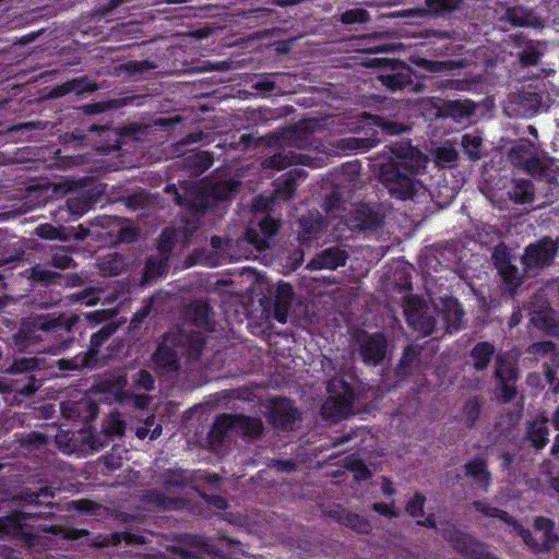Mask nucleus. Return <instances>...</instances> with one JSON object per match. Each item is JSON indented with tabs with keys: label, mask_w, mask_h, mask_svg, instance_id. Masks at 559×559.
Returning a JSON list of instances; mask_svg holds the SVG:
<instances>
[{
	"label": "nucleus",
	"mask_w": 559,
	"mask_h": 559,
	"mask_svg": "<svg viewBox=\"0 0 559 559\" xmlns=\"http://www.w3.org/2000/svg\"><path fill=\"white\" fill-rule=\"evenodd\" d=\"M299 224L301 228L299 240L302 243L317 240L326 227L325 219L319 213L317 215H304L300 218Z\"/></svg>",
	"instance_id": "bb28decb"
},
{
	"label": "nucleus",
	"mask_w": 559,
	"mask_h": 559,
	"mask_svg": "<svg viewBox=\"0 0 559 559\" xmlns=\"http://www.w3.org/2000/svg\"><path fill=\"white\" fill-rule=\"evenodd\" d=\"M55 492L51 487L44 486L37 490H27L22 493V500L27 504L44 506L48 509L53 508L52 499Z\"/></svg>",
	"instance_id": "ea45409f"
},
{
	"label": "nucleus",
	"mask_w": 559,
	"mask_h": 559,
	"mask_svg": "<svg viewBox=\"0 0 559 559\" xmlns=\"http://www.w3.org/2000/svg\"><path fill=\"white\" fill-rule=\"evenodd\" d=\"M294 299L293 286L288 283L282 282L277 285L274 295V318L280 323L287 321L288 312L292 308Z\"/></svg>",
	"instance_id": "5701e85b"
},
{
	"label": "nucleus",
	"mask_w": 559,
	"mask_h": 559,
	"mask_svg": "<svg viewBox=\"0 0 559 559\" xmlns=\"http://www.w3.org/2000/svg\"><path fill=\"white\" fill-rule=\"evenodd\" d=\"M29 278L34 283L48 286L50 284L57 283L61 278V275L43 266L41 264H36L31 269Z\"/></svg>",
	"instance_id": "5fc2aeb1"
},
{
	"label": "nucleus",
	"mask_w": 559,
	"mask_h": 559,
	"mask_svg": "<svg viewBox=\"0 0 559 559\" xmlns=\"http://www.w3.org/2000/svg\"><path fill=\"white\" fill-rule=\"evenodd\" d=\"M176 338L173 332L165 333L154 353L152 354V361L156 370L162 373L177 372L181 368L180 364V349L177 348Z\"/></svg>",
	"instance_id": "6e6552de"
},
{
	"label": "nucleus",
	"mask_w": 559,
	"mask_h": 559,
	"mask_svg": "<svg viewBox=\"0 0 559 559\" xmlns=\"http://www.w3.org/2000/svg\"><path fill=\"white\" fill-rule=\"evenodd\" d=\"M176 233L171 228H166L162 231L158 242L157 250L158 255L170 258V254L175 248Z\"/></svg>",
	"instance_id": "6e6d98bb"
},
{
	"label": "nucleus",
	"mask_w": 559,
	"mask_h": 559,
	"mask_svg": "<svg viewBox=\"0 0 559 559\" xmlns=\"http://www.w3.org/2000/svg\"><path fill=\"white\" fill-rule=\"evenodd\" d=\"M98 86L96 83L88 81L85 76L80 79H73L67 81L62 84L56 85L51 92L50 96L58 98L66 96L70 93L82 94V93H93L97 91Z\"/></svg>",
	"instance_id": "cd10ccee"
},
{
	"label": "nucleus",
	"mask_w": 559,
	"mask_h": 559,
	"mask_svg": "<svg viewBox=\"0 0 559 559\" xmlns=\"http://www.w3.org/2000/svg\"><path fill=\"white\" fill-rule=\"evenodd\" d=\"M382 225L383 217L369 205L361 204L341 218L336 230L345 238H353L359 233L374 231Z\"/></svg>",
	"instance_id": "20e7f679"
},
{
	"label": "nucleus",
	"mask_w": 559,
	"mask_h": 559,
	"mask_svg": "<svg viewBox=\"0 0 559 559\" xmlns=\"http://www.w3.org/2000/svg\"><path fill=\"white\" fill-rule=\"evenodd\" d=\"M169 267V259L167 257L162 255H151L146 259L144 271H143V280L145 282L154 281L160 276H163Z\"/></svg>",
	"instance_id": "a19ab883"
},
{
	"label": "nucleus",
	"mask_w": 559,
	"mask_h": 559,
	"mask_svg": "<svg viewBox=\"0 0 559 559\" xmlns=\"http://www.w3.org/2000/svg\"><path fill=\"white\" fill-rule=\"evenodd\" d=\"M465 476L472 478L484 491H488L491 484V473L484 455H475L464 465Z\"/></svg>",
	"instance_id": "4be33fe9"
},
{
	"label": "nucleus",
	"mask_w": 559,
	"mask_h": 559,
	"mask_svg": "<svg viewBox=\"0 0 559 559\" xmlns=\"http://www.w3.org/2000/svg\"><path fill=\"white\" fill-rule=\"evenodd\" d=\"M330 516L360 534H369L372 528L370 522L366 518L343 508L331 510Z\"/></svg>",
	"instance_id": "393cba45"
},
{
	"label": "nucleus",
	"mask_w": 559,
	"mask_h": 559,
	"mask_svg": "<svg viewBox=\"0 0 559 559\" xmlns=\"http://www.w3.org/2000/svg\"><path fill=\"white\" fill-rule=\"evenodd\" d=\"M436 159L440 164H453L459 159V154L453 146H441L436 151Z\"/></svg>",
	"instance_id": "774afa93"
},
{
	"label": "nucleus",
	"mask_w": 559,
	"mask_h": 559,
	"mask_svg": "<svg viewBox=\"0 0 559 559\" xmlns=\"http://www.w3.org/2000/svg\"><path fill=\"white\" fill-rule=\"evenodd\" d=\"M98 411V404L90 397L61 404V412L66 418L83 424L93 421L97 417Z\"/></svg>",
	"instance_id": "a211bd4d"
},
{
	"label": "nucleus",
	"mask_w": 559,
	"mask_h": 559,
	"mask_svg": "<svg viewBox=\"0 0 559 559\" xmlns=\"http://www.w3.org/2000/svg\"><path fill=\"white\" fill-rule=\"evenodd\" d=\"M176 338L177 348L180 349L182 357L189 361H197L200 359L205 347V338L200 332L177 330L173 332Z\"/></svg>",
	"instance_id": "f3484780"
},
{
	"label": "nucleus",
	"mask_w": 559,
	"mask_h": 559,
	"mask_svg": "<svg viewBox=\"0 0 559 559\" xmlns=\"http://www.w3.org/2000/svg\"><path fill=\"white\" fill-rule=\"evenodd\" d=\"M558 242L550 237H543L525 248L522 263L527 267H544L552 263L558 253Z\"/></svg>",
	"instance_id": "f8f14e48"
},
{
	"label": "nucleus",
	"mask_w": 559,
	"mask_h": 559,
	"mask_svg": "<svg viewBox=\"0 0 559 559\" xmlns=\"http://www.w3.org/2000/svg\"><path fill=\"white\" fill-rule=\"evenodd\" d=\"M301 420V412L295 402L287 397L275 399L270 412V421L281 431H293L296 424Z\"/></svg>",
	"instance_id": "9b49d317"
},
{
	"label": "nucleus",
	"mask_w": 559,
	"mask_h": 559,
	"mask_svg": "<svg viewBox=\"0 0 559 559\" xmlns=\"http://www.w3.org/2000/svg\"><path fill=\"white\" fill-rule=\"evenodd\" d=\"M421 346L417 344H408L400 359L399 365L396 366V374L401 378H405L411 376L414 369L417 367L419 362V356L421 354Z\"/></svg>",
	"instance_id": "7c9ffc66"
},
{
	"label": "nucleus",
	"mask_w": 559,
	"mask_h": 559,
	"mask_svg": "<svg viewBox=\"0 0 559 559\" xmlns=\"http://www.w3.org/2000/svg\"><path fill=\"white\" fill-rule=\"evenodd\" d=\"M193 480L188 471L181 468H169L163 474V485L165 487L183 488Z\"/></svg>",
	"instance_id": "09e8293b"
},
{
	"label": "nucleus",
	"mask_w": 559,
	"mask_h": 559,
	"mask_svg": "<svg viewBox=\"0 0 559 559\" xmlns=\"http://www.w3.org/2000/svg\"><path fill=\"white\" fill-rule=\"evenodd\" d=\"M114 435L115 428L111 425L104 428L103 431L97 436L91 435V448L94 451H99L108 444Z\"/></svg>",
	"instance_id": "e2e57ef3"
},
{
	"label": "nucleus",
	"mask_w": 559,
	"mask_h": 559,
	"mask_svg": "<svg viewBox=\"0 0 559 559\" xmlns=\"http://www.w3.org/2000/svg\"><path fill=\"white\" fill-rule=\"evenodd\" d=\"M280 226V222L267 214L259 222L258 227H247L245 239L257 250L262 251L269 247V240L277 234Z\"/></svg>",
	"instance_id": "dca6fc26"
},
{
	"label": "nucleus",
	"mask_w": 559,
	"mask_h": 559,
	"mask_svg": "<svg viewBox=\"0 0 559 559\" xmlns=\"http://www.w3.org/2000/svg\"><path fill=\"white\" fill-rule=\"evenodd\" d=\"M340 384L342 388L341 393L333 391V383L328 385L330 396L322 405V416L332 421L346 418L353 411L354 390L346 381H341Z\"/></svg>",
	"instance_id": "0eeeda50"
},
{
	"label": "nucleus",
	"mask_w": 559,
	"mask_h": 559,
	"mask_svg": "<svg viewBox=\"0 0 559 559\" xmlns=\"http://www.w3.org/2000/svg\"><path fill=\"white\" fill-rule=\"evenodd\" d=\"M442 535L466 559H497L488 551L485 544L479 543L471 534L460 531L450 522H447V527L442 528Z\"/></svg>",
	"instance_id": "39448f33"
},
{
	"label": "nucleus",
	"mask_w": 559,
	"mask_h": 559,
	"mask_svg": "<svg viewBox=\"0 0 559 559\" xmlns=\"http://www.w3.org/2000/svg\"><path fill=\"white\" fill-rule=\"evenodd\" d=\"M508 194L516 204L531 203L535 198V187L528 179H516Z\"/></svg>",
	"instance_id": "c9c22d12"
},
{
	"label": "nucleus",
	"mask_w": 559,
	"mask_h": 559,
	"mask_svg": "<svg viewBox=\"0 0 559 559\" xmlns=\"http://www.w3.org/2000/svg\"><path fill=\"white\" fill-rule=\"evenodd\" d=\"M404 313L409 326L423 336L431 335L436 328V319L427 312V308L419 297L405 299Z\"/></svg>",
	"instance_id": "9d476101"
},
{
	"label": "nucleus",
	"mask_w": 559,
	"mask_h": 559,
	"mask_svg": "<svg viewBox=\"0 0 559 559\" xmlns=\"http://www.w3.org/2000/svg\"><path fill=\"white\" fill-rule=\"evenodd\" d=\"M140 235L139 228L124 225L119 228L116 235V242L118 243H133L138 240Z\"/></svg>",
	"instance_id": "0e129e2a"
},
{
	"label": "nucleus",
	"mask_w": 559,
	"mask_h": 559,
	"mask_svg": "<svg viewBox=\"0 0 559 559\" xmlns=\"http://www.w3.org/2000/svg\"><path fill=\"white\" fill-rule=\"evenodd\" d=\"M413 70L405 63L393 67L389 72L378 76L379 82L390 92L403 91L411 87L414 92L419 93L424 90L423 83H414L412 80Z\"/></svg>",
	"instance_id": "4468645a"
},
{
	"label": "nucleus",
	"mask_w": 559,
	"mask_h": 559,
	"mask_svg": "<svg viewBox=\"0 0 559 559\" xmlns=\"http://www.w3.org/2000/svg\"><path fill=\"white\" fill-rule=\"evenodd\" d=\"M117 326L112 323L102 326L97 332L93 333L90 338V346L86 353L98 362L99 350L103 345L116 333Z\"/></svg>",
	"instance_id": "4c0bfd02"
},
{
	"label": "nucleus",
	"mask_w": 559,
	"mask_h": 559,
	"mask_svg": "<svg viewBox=\"0 0 559 559\" xmlns=\"http://www.w3.org/2000/svg\"><path fill=\"white\" fill-rule=\"evenodd\" d=\"M346 469L354 473V478L357 481H365L372 477V473L367 464L356 455H349L345 459Z\"/></svg>",
	"instance_id": "864d4df0"
},
{
	"label": "nucleus",
	"mask_w": 559,
	"mask_h": 559,
	"mask_svg": "<svg viewBox=\"0 0 559 559\" xmlns=\"http://www.w3.org/2000/svg\"><path fill=\"white\" fill-rule=\"evenodd\" d=\"M121 543L126 545H144L146 543L145 537L142 534L131 532H114L108 535L97 534L92 538L87 539V545L95 548H104L108 546H118Z\"/></svg>",
	"instance_id": "412c9836"
},
{
	"label": "nucleus",
	"mask_w": 559,
	"mask_h": 559,
	"mask_svg": "<svg viewBox=\"0 0 559 559\" xmlns=\"http://www.w3.org/2000/svg\"><path fill=\"white\" fill-rule=\"evenodd\" d=\"M509 160L519 169L532 176L544 177L547 174V166L536 153L534 144L526 139H520L509 151Z\"/></svg>",
	"instance_id": "423d86ee"
},
{
	"label": "nucleus",
	"mask_w": 559,
	"mask_h": 559,
	"mask_svg": "<svg viewBox=\"0 0 559 559\" xmlns=\"http://www.w3.org/2000/svg\"><path fill=\"white\" fill-rule=\"evenodd\" d=\"M297 170H290L275 181V194L284 200L294 198L297 189Z\"/></svg>",
	"instance_id": "37998d69"
},
{
	"label": "nucleus",
	"mask_w": 559,
	"mask_h": 559,
	"mask_svg": "<svg viewBox=\"0 0 559 559\" xmlns=\"http://www.w3.org/2000/svg\"><path fill=\"white\" fill-rule=\"evenodd\" d=\"M304 159L305 155L293 152L292 150L282 148L272 156L265 158L263 166L265 168L282 170L292 165L305 164Z\"/></svg>",
	"instance_id": "c85d7f7f"
},
{
	"label": "nucleus",
	"mask_w": 559,
	"mask_h": 559,
	"mask_svg": "<svg viewBox=\"0 0 559 559\" xmlns=\"http://www.w3.org/2000/svg\"><path fill=\"white\" fill-rule=\"evenodd\" d=\"M542 52L535 46H527L519 53V62L522 67H531L539 63Z\"/></svg>",
	"instance_id": "680f3d73"
},
{
	"label": "nucleus",
	"mask_w": 559,
	"mask_h": 559,
	"mask_svg": "<svg viewBox=\"0 0 559 559\" xmlns=\"http://www.w3.org/2000/svg\"><path fill=\"white\" fill-rule=\"evenodd\" d=\"M44 360L37 357L14 358L12 364L5 368L9 374H21L41 369Z\"/></svg>",
	"instance_id": "a18cd8bd"
},
{
	"label": "nucleus",
	"mask_w": 559,
	"mask_h": 559,
	"mask_svg": "<svg viewBox=\"0 0 559 559\" xmlns=\"http://www.w3.org/2000/svg\"><path fill=\"white\" fill-rule=\"evenodd\" d=\"M518 99L519 106L528 116H534L542 110L546 111L550 107V98L545 82L525 85L520 92Z\"/></svg>",
	"instance_id": "ddd939ff"
},
{
	"label": "nucleus",
	"mask_w": 559,
	"mask_h": 559,
	"mask_svg": "<svg viewBox=\"0 0 559 559\" xmlns=\"http://www.w3.org/2000/svg\"><path fill=\"white\" fill-rule=\"evenodd\" d=\"M97 265L104 276H117L126 270V260L122 254L114 252L100 257Z\"/></svg>",
	"instance_id": "f704fd0d"
},
{
	"label": "nucleus",
	"mask_w": 559,
	"mask_h": 559,
	"mask_svg": "<svg viewBox=\"0 0 559 559\" xmlns=\"http://www.w3.org/2000/svg\"><path fill=\"white\" fill-rule=\"evenodd\" d=\"M212 309L207 302L194 301L187 307V314L195 326L212 330L213 322L210 318Z\"/></svg>",
	"instance_id": "473e14b6"
},
{
	"label": "nucleus",
	"mask_w": 559,
	"mask_h": 559,
	"mask_svg": "<svg viewBox=\"0 0 559 559\" xmlns=\"http://www.w3.org/2000/svg\"><path fill=\"white\" fill-rule=\"evenodd\" d=\"M461 145L469 160L476 162L483 157V139L479 135L465 133L462 136Z\"/></svg>",
	"instance_id": "49530a36"
},
{
	"label": "nucleus",
	"mask_w": 559,
	"mask_h": 559,
	"mask_svg": "<svg viewBox=\"0 0 559 559\" xmlns=\"http://www.w3.org/2000/svg\"><path fill=\"white\" fill-rule=\"evenodd\" d=\"M234 428L239 429L246 437L259 438L263 432V423L258 417L242 414L233 415Z\"/></svg>",
	"instance_id": "72a5a7b5"
},
{
	"label": "nucleus",
	"mask_w": 559,
	"mask_h": 559,
	"mask_svg": "<svg viewBox=\"0 0 559 559\" xmlns=\"http://www.w3.org/2000/svg\"><path fill=\"white\" fill-rule=\"evenodd\" d=\"M409 61L428 73H443L457 68V62L454 60L438 61L420 56H412Z\"/></svg>",
	"instance_id": "e433bc0d"
},
{
	"label": "nucleus",
	"mask_w": 559,
	"mask_h": 559,
	"mask_svg": "<svg viewBox=\"0 0 559 559\" xmlns=\"http://www.w3.org/2000/svg\"><path fill=\"white\" fill-rule=\"evenodd\" d=\"M38 332L56 333L62 337L56 345V352L67 349L72 341L69 336L70 325L61 317L40 316L33 320H22L20 329L12 335V344L20 352L33 350L40 340Z\"/></svg>",
	"instance_id": "7ed1b4c3"
},
{
	"label": "nucleus",
	"mask_w": 559,
	"mask_h": 559,
	"mask_svg": "<svg viewBox=\"0 0 559 559\" xmlns=\"http://www.w3.org/2000/svg\"><path fill=\"white\" fill-rule=\"evenodd\" d=\"M495 346L489 342H478L471 350L473 367L480 371L485 370L492 359Z\"/></svg>",
	"instance_id": "58836bf2"
},
{
	"label": "nucleus",
	"mask_w": 559,
	"mask_h": 559,
	"mask_svg": "<svg viewBox=\"0 0 559 559\" xmlns=\"http://www.w3.org/2000/svg\"><path fill=\"white\" fill-rule=\"evenodd\" d=\"M462 0H425L424 10L433 16L452 13L460 8Z\"/></svg>",
	"instance_id": "de8ad7c7"
},
{
	"label": "nucleus",
	"mask_w": 559,
	"mask_h": 559,
	"mask_svg": "<svg viewBox=\"0 0 559 559\" xmlns=\"http://www.w3.org/2000/svg\"><path fill=\"white\" fill-rule=\"evenodd\" d=\"M97 200V193L91 190L82 191L75 195L69 197L66 201V205L72 216L80 218L95 206Z\"/></svg>",
	"instance_id": "a878e982"
},
{
	"label": "nucleus",
	"mask_w": 559,
	"mask_h": 559,
	"mask_svg": "<svg viewBox=\"0 0 559 559\" xmlns=\"http://www.w3.org/2000/svg\"><path fill=\"white\" fill-rule=\"evenodd\" d=\"M145 500L162 510H176L182 502L180 498L168 497L158 490L147 491Z\"/></svg>",
	"instance_id": "3c124183"
},
{
	"label": "nucleus",
	"mask_w": 559,
	"mask_h": 559,
	"mask_svg": "<svg viewBox=\"0 0 559 559\" xmlns=\"http://www.w3.org/2000/svg\"><path fill=\"white\" fill-rule=\"evenodd\" d=\"M22 447L39 448L48 442V437L39 431H29L15 435Z\"/></svg>",
	"instance_id": "13d9d810"
},
{
	"label": "nucleus",
	"mask_w": 559,
	"mask_h": 559,
	"mask_svg": "<svg viewBox=\"0 0 559 559\" xmlns=\"http://www.w3.org/2000/svg\"><path fill=\"white\" fill-rule=\"evenodd\" d=\"M358 352L367 366L380 365L386 356L388 340L381 332H361L357 338Z\"/></svg>",
	"instance_id": "1a4fd4ad"
},
{
	"label": "nucleus",
	"mask_w": 559,
	"mask_h": 559,
	"mask_svg": "<svg viewBox=\"0 0 559 559\" xmlns=\"http://www.w3.org/2000/svg\"><path fill=\"white\" fill-rule=\"evenodd\" d=\"M389 148L395 159L381 165L379 179L392 198L411 200L421 187L417 177L426 171L428 156L411 140L391 142Z\"/></svg>",
	"instance_id": "f257e3e1"
},
{
	"label": "nucleus",
	"mask_w": 559,
	"mask_h": 559,
	"mask_svg": "<svg viewBox=\"0 0 559 559\" xmlns=\"http://www.w3.org/2000/svg\"><path fill=\"white\" fill-rule=\"evenodd\" d=\"M134 385L138 389H143L145 391H152L155 385V380L152 373L145 369H141L134 376Z\"/></svg>",
	"instance_id": "69168bd1"
},
{
	"label": "nucleus",
	"mask_w": 559,
	"mask_h": 559,
	"mask_svg": "<svg viewBox=\"0 0 559 559\" xmlns=\"http://www.w3.org/2000/svg\"><path fill=\"white\" fill-rule=\"evenodd\" d=\"M348 254L346 250L337 246L330 247L320 253L316 254L307 264L310 271L317 270H336L346 264Z\"/></svg>",
	"instance_id": "aec40b11"
},
{
	"label": "nucleus",
	"mask_w": 559,
	"mask_h": 559,
	"mask_svg": "<svg viewBox=\"0 0 559 559\" xmlns=\"http://www.w3.org/2000/svg\"><path fill=\"white\" fill-rule=\"evenodd\" d=\"M233 419L231 414H222L216 417L207 433V442L212 448H218L223 444L227 432L234 428Z\"/></svg>",
	"instance_id": "c756f323"
},
{
	"label": "nucleus",
	"mask_w": 559,
	"mask_h": 559,
	"mask_svg": "<svg viewBox=\"0 0 559 559\" xmlns=\"http://www.w3.org/2000/svg\"><path fill=\"white\" fill-rule=\"evenodd\" d=\"M464 310L461 304L453 298L443 302L442 319L449 332H456L462 326Z\"/></svg>",
	"instance_id": "2f4dec72"
},
{
	"label": "nucleus",
	"mask_w": 559,
	"mask_h": 559,
	"mask_svg": "<svg viewBox=\"0 0 559 559\" xmlns=\"http://www.w3.org/2000/svg\"><path fill=\"white\" fill-rule=\"evenodd\" d=\"M492 260L503 283L511 290H516L522 284V276L519 273V269L511 262V254L508 248L498 246L492 253Z\"/></svg>",
	"instance_id": "2eb2a0df"
},
{
	"label": "nucleus",
	"mask_w": 559,
	"mask_h": 559,
	"mask_svg": "<svg viewBox=\"0 0 559 559\" xmlns=\"http://www.w3.org/2000/svg\"><path fill=\"white\" fill-rule=\"evenodd\" d=\"M73 262L72 257L64 249H59L51 255L50 264L57 269L66 270L71 266Z\"/></svg>",
	"instance_id": "338daca9"
},
{
	"label": "nucleus",
	"mask_w": 559,
	"mask_h": 559,
	"mask_svg": "<svg viewBox=\"0 0 559 559\" xmlns=\"http://www.w3.org/2000/svg\"><path fill=\"white\" fill-rule=\"evenodd\" d=\"M426 502V497L420 493L416 492L413 498H411L406 506L405 511L413 518H423L425 515L424 512V506Z\"/></svg>",
	"instance_id": "052dcab7"
},
{
	"label": "nucleus",
	"mask_w": 559,
	"mask_h": 559,
	"mask_svg": "<svg viewBox=\"0 0 559 559\" xmlns=\"http://www.w3.org/2000/svg\"><path fill=\"white\" fill-rule=\"evenodd\" d=\"M480 408L481 405L478 397L469 399L464 403L463 415L468 428H473L475 426L480 414Z\"/></svg>",
	"instance_id": "bf43d9fd"
},
{
	"label": "nucleus",
	"mask_w": 559,
	"mask_h": 559,
	"mask_svg": "<svg viewBox=\"0 0 559 559\" xmlns=\"http://www.w3.org/2000/svg\"><path fill=\"white\" fill-rule=\"evenodd\" d=\"M340 21L346 25L365 24L370 21V14L362 8L348 9L342 13Z\"/></svg>",
	"instance_id": "4d7b16f0"
},
{
	"label": "nucleus",
	"mask_w": 559,
	"mask_h": 559,
	"mask_svg": "<svg viewBox=\"0 0 559 559\" xmlns=\"http://www.w3.org/2000/svg\"><path fill=\"white\" fill-rule=\"evenodd\" d=\"M369 119L371 124L378 127L383 133L389 135L401 134L408 130L404 123L386 119L379 115H370Z\"/></svg>",
	"instance_id": "603ef678"
},
{
	"label": "nucleus",
	"mask_w": 559,
	"mask_h": 559,
	"mask_svg": "<svg viewBox=\"0 0 559 559\" xmlns=\"http://www.w3.org/2000/svg\"><path fill=\"white\" fill-rule=\"evenodd\" d=\"M547 421L548 419L543 416L540 419H534L527 423L524 439L527 440L536 451L543 450L549 441Z\"/></svg>",
	"instance_id": "b1692460"
},
{
	"label": "nucleus",
	"mask_w": 559,
	"mask_h": 559,
	"mask_svg": "<svg viewBox=\"0 0 559 559\" xmlns=\"http://www.w3.org/2000/svg\"><path fill=\"white\" fill-rule=\"evenodd\" d=\"M52 515L53 513L51 511L12 512L7 516L0 518V534L19 537L29 545L39 537L40 533L59 535L68 540H78L90 535V532L85 528L61 526L59 524L41 525L35 523L40 519H49Z\"/></svg>",
	"instance_id": "f03ea898"
},
{
	"label": "nucleus",
	"mask_w": 559,
	"mask_h": 559,
	"mask_svg": "<svg viewBox=\"0 0 559 559\" xmlns=\"http://www.w3.org/2000/svg\"><path fill=\"white\" fill-rule=\"evenodd\" d=\"M496 378L500 382V391L503 402L512 401L516 394V390L514 385L508 382V380L515 379L514 371L512 369H503L502 367H498L496 369Z\"/></svg>",
	"instance_id": "8fccbe9b"
},
{
	"label": "nucleus",
	"mask_w": 559,
	"mask_h": 559,
	"mask_svg": "<svg viewBox=\"0 0 559 559\" xmlns=\"http://www.w3.org/2000/svg\"><path fill=\"white\" fill-rule=\"evenodd\" d=\"M473 507L475 508V510L477 512L481 513L483 515H485L487 518L499 519L503 523H506V524H508L510 526H513V527H518L519 526L518 521L513 516H511L504 510H501V509L496 508V507L488 506L487 503H485V502H483L480 500H475L473 502Z\"/></svg>",
	"instance_id": "c03bdc74"
},
{
	"label": "nucleus",
	"mask_w": 559,
	"mask_h": 559,
	"mask_svg": "<svg viewBox=\"0 0 559 559\" xmlns=\"http://www.w3.org/2000/svg\"><path fill=\"white\" fill-rule=\"evenodd\" d=\"M96 365V359H93L86 352L79 353L72 358H61L58 360L59 369L67 371L92 369Z\"/></svg>",
	"instance_id": "79ce46f5"
},
{
	"label": "nucleus",
	"mask_w": 559,
	"mask_h": 559,
	"mask_svg": "<svg viewBox=\"0 0 559 559\" xmlns=\"http://www.w3.org/2000/svg\"><path fill=\"white\" fill-rule=\"evenodd\" d=\"M501 22L509 23L513 27H533L543 25V20L532 9L521 4L508 7L504 13L499 17Z\"/></svg>",
	"instance_id": "6ab92c4d"
}]
</instances>
